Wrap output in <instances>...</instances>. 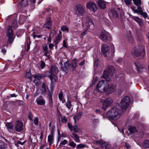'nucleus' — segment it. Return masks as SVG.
I'll list each match as a JSON object with an SVG mask.
<instances>
[{
  "label": "nucleus",
  "mask_w": 149,
  "mask_h": 149,
  "mask_svg": "<svg viewBox=\"0 0 149 149\" xmlns=\"http://www.w3.org/2000/svg\"><path fill=\"white\" fill-rule=\"evenodd\" d=\"M122 114V111L117 107L111 108L107 113V116L110 118L117 120L120 118Z\"/></svg>",
  "instance_id": "1"
},
{
  "label": "nucleus",
  "mask_w": 149,
  "mask_h": 149,
  "mask_svg": "<svg viewBox=\"0 0 149 149\" xmlns=\"http://www.w3.org/2000/svg\"><path fill=\"white\" fill-rule=\"evenodd\" d=\"M134 54L140 59L143 58L144 56L145 52L143 48L141 46H136L134 48Z\"/></svg>",
  "instance_id": "2"
},
{
  "label": "nucleus",
  "mask_w": 149,
  "mask_h": 149,
  "mask_svg": "<svg viewBox=\"0 0 149 149\" xmlns=\"http://www.w3.org/2000/svg\"><path fill=\"white\" fill-rule=\"evenodd\" d=\"M108 82L104 80H102L99 82L96 86V89L98 92L102 93L104 91L106 87L108 86Z\"/></svg>",
  "instance_id": "3"
},
{
  "label": "nucleus",
  "mask_w": 149,
  "mask_h": 149,
  "mask_svg": "<svg viewBox=\"0 0 149 149\" xmlns=\"http://www.w3.org/2000/svg\"><path fill=\"white\" fill-rule=\"evenodd\" d=\"M130 101V97L128 96H125L122 99L119 106L122 109L126 110L129 105Z\"/></svg>",
  "instance_id": "4"
},
{
  "label": "nucleus",
  "mask_w": 149,
  "mask_h": 149,
  "mask_svg": "<svg viewBox=\"0 0 149 149\" xmlns=\"http://www.w3.org/2000/svg\"><path fill=\"white\" fill-rule=\"evenodd\" d=\"M79 60L76 59L73 61L71 64L69 62H66L64 63L65 67L70 70L73 71L75 70L77 67V62Z\"/></svg>",
  "instance_id": "5"
},
{
  "label": "nucleus",
  "mask_w": 149,
  "mask_h": 149,
  "mask_svg": "<svg viewBox=\"0 0 149 149\" xmlns=\"http://www.w3.org/2000/svg\"><path fill=\"white\" fill-rule=\"evenodd\" d=\"M82 25L83 26H84L86 27L87 30H92L94 27V25L92 19L88 17H87L86 18L85 24L84 25L82 23Z\"/></svg>",
  "instance_id": "6"
},
{
  "label": "nucleus",
  "mask_w": 149,
  "mask_h": 149,
  "mask_svg": "<svg viewBox=\"0 0 149 149\" xmlns=\"http://www.w3.org/2000/svg\"><path fill=\"white\" fill-rule=\"evenodd\" d=\"M77 9L75 10L76 14L78 16H83L85 13V9L82 5L79 4L76 6Z\"/></svg>",
  "instance_id": "7"
},
{
  "label": "nucleus",
  "mask_w": 149,
  "mask_h": 149,
  "mask_svg": "<svg viewBox=\"0 0 149 149\" xmlns=\"http://www.w3.org/2000/svg\"><path fill=\"white\" fill-rule=\"evenodd\" d=\"M100 102L103 103L102 108L104 109H106L113 102V100L110 98L109 97L104 100L102 99L100 100Z\"/></svg>",
  "instance_id": "8"
},
{
  "label": "nucleus",
  "mask_w": 149,
  "mask_h": 149,
  "mask_svg": "<svg viewBox=\"0 0 149 149\" xmlns=\"http://www.w3.org/2000/svg\"><path fill=\"white\" fill-rule=\"evenodd\" d=\"M100 36L101 39L105 42L110 41L111 39V37L110 34L105 31H103L101 33Z\"/></svg>",
  "instance_id": "9"
},
{
  "label": "nucleus",
  "mask_w": 149,
  "mask_h": 149,
  "mask_svg": "<svg viewBox=\"0 0 149 149\" xmlns=\"http://www.w3.org/2000/svg\"><path fill=\"white\" fill-rule=\"evenodd\" d=\"M116 86L113 84H109L108 83V86H107L104 92L109 94L113 93L116 89Z\"/></svg>",
  "instance_id": "10"
},
{
  "label": "nucleus",
  "mask_w": 149,
  "mask_h": 149,
  "mask_svg": "<svg viewBox=\"0 0 149 149\" xmlns=\"http://www.w3.org/2000/svg\"><path fill=\"white\" fill-rule=\"evenodd\" d=\"M14 128L16 131L21 132L23 129V123L21 121L17 120L15 123Z\"/></svg>",
  "instance_id": "11"
},
{
  "label": "nucleus",
  "mask_w": 149,
  "mask_h": 149,
  "mask_svg": "<svg viewBox=\"0 0 149 149\" xmlns=\"http://www.w3.org/2000/svg\"><path fill=\"white\" fill-rule=\"evenodd\" d=\"M86 7L87 8L89 9L94 12H95L97 9L96 4L91 1L87 3Z\"/></svg>",
  "instance_id": "12"
},
{
  "label": "nucleus",
  "mask_w": 149,
  "mask_h": 149,
  "mask_svg": "<svg viewBox=\"0 0 149 149\" xmlns=\"http://www.w3.org/2000/svg\"><path fill=\"white\" fill-rule=\"evenodd\" d=\"M134 64L136 67L137 71L139 73L146 70L145 66L141 65L139 63L136 62L134 63Z\"/></svg>",
  "instance_id": "13"
},
{
  "label": "nucleus",
  "mask_w": 149,
  "mask_h": 149,
  "mask_svg": "<svg viewBox=\"0 0 149 149\" xmlns=\"http://www.w3.org/2000/svg\"><path fill=\"white\" fill-rule=\"evenodd\" d=\"M129 15L130 17L132 18L133 20L137 22L140 26L141 27L143 26V23L142 19L139 18L138 17L134 16L131 14H129Z\"/></svg>",
  "instance_id": "14"
},
{
  "label": "nucleus",
  "mask_w": 149,
  "mask_h": 149,
  "mask_svg": "<svg viewBox=\"0 0 149 149\" xmlns=\"http://www.w3.org/2000/svg\"><path fill=\"white\" fill-rule=\"evenodd\" d=\"M111 75L108 71L104 70L102 76V78L105 79L107 81L109 82L111 80Z\"/></svg>",
  "instance_id": "15"
},
{
  "label": "nucleus",
  "mask_w": 149,
  "mask_h": 149,
  "mask_svg": "<svg viewBox=\"0 0 149 149\" xmlns=\"http://www.w3.org/2000/svg\"><path fill=\"white\" fill-rule=\"evenodd\" d=\"M42 52L44 54V55L46 56L47 58H49L50 55L48 50V47L47 44H45L42 46Z\"/></svg>",
  "instance_id": "16"
},
{
  "label": "nucleus",
  "mask_w": 149,
  "mask_h": 149,
  "mask_svg": "<svg viewBox=\"0 0 149 149\" xmlns=\"http://www.w3.org/2000/svg\"><path fill=\"white\" fill-rule=\"evenodd\" d=\"M102 51L103 54L104 56L106 57L107 53L109 50V48L108 46L105 44L102 45L101 49Z\"/></svg>",
  "instance_id": "17"
},
{
  "label": "nucleus",
  "mask_w": 149,
  "mask_h": 149,
  "mask_svg": "<svg viewBox=\"0 0 149 149\" xmlns=\"http://www.w3.org/2000/svg\"><path fill=\"white\" fill-rule=\"evenodd\" d=\"M111 51L110 52L108 51L107 53V55L106 57H108L109 58H112L113 56L115 53V50L114 46L112 45L111 46Z\"/></svg>",
  "instance_id": "18"
},
{
  "label": "nucleus",
  "mask_w": 149,
  "mask_h": 149,
  "mask_svg": "<svg viewBox=\"0 0 149 149\" xmlns=\"http://www.w3.org/2000/svg\"><path fill=\"white\" fill-rule=\"evenodd\" d=\"M37 102L38 104L42 105L45 104V100L42 96H40L37 100Z\"/></svg>",
  "instance_id": "19"
},
{
  "label": "nucleus",
  "mask_w": 149,
  "mask_h": 149,
  "mask_svg": "<svg viewBox=\"0 0 149 149\" xmlns=\"http://www.w3.org/2000/svg\"><path fill=\"white\" fill-rule=\"evenodd\" d=\"M58 69L57 68L52 66L49 71V74H53L54 75L55 74H56L58 72Z\"/></svg>",
  "instance_id": "20"
},
{
  "label": "nucleus",
  "mask_w": 149,
  "mask_h": 149,
  "mask_svg": "<svg viewBox=\"0 0 149 149\" xmlns=\"http://www.w3.org/2000/svg\"><path fill=\"white\" fill-rule=\"evenodd\" d=\"M29 3V0H21L19 3V5L20 6L24 8L27 6L28 5Z\"/></svg>",
  "instance_id": "21"
},
{
  "label": "nucleus",
  "mask_w": 149,
  "mask_h": 149,
  "mask_svg": "<svg viewBox=\"0 0 149 149\" xmlns=\"http://www.w3.org/2000/svg\"><path fill=\"white\" fill-rule=\"evenodd\" d=\"M83 114L82 112H80L76 114L74 116V119L75 123H76V121L79 120L81 118Z\"/></svg>",
  "instance_id": "22"
},
{
  "label": "nucleus",
  "mask_w": 149,
  "mask_h": 149,
  "mask_svg": "<svg viewBox=\"0 0 149 149\" xmlns=\"http://www.w3.org/2000/svg\"><path fill=\"white\" fill-rule=\"evenodd\" d=\"M110 14L113 18H118V14L116 11L114 9H112L111 10L110 12Z\"/></svg>",
  "instance_id": "23"
},
{
  "label": "nucleus",
  "mask_w": 149,
  "mask_h": 149,
  "mask_svg": "<svg viewBox=\"0 0 149 149\" xmlns=\"http://www.w3.org/2000/svg\"><path fill=\"white\" fill-rule=\"evenodd\" d=\"M128 130H129L130 133L132 134H133L137 132V130L136 127L134 126H129L128 128Z\"/></svg>",
  "instance_id": "24"
},
{
  "label": "nucleus",
  "mask_w": 149,
  "mask_h": 149,
  "mask_svg": "<svg viewBox=\"0 0 149 149\" xmlns=\"http://www.w3.org/2000/svg\"><path fill=\"white\" fill-rule=\"evenodd\" d=\"M53 141V134L52 133L48 136V142H49V146H50L52 144Z\"/></svg>",
  "instance_id": "25"
},
{
  "label": "nucleus",
  "mask_w": 149,
  "mask_h": 149,
  "mask_svg": "<svg viewBox=\"0 0 149 149\" xmlns=\"http://www.w3.org/2000/svg\"><path fill=\"white\" fill-rule=\"evenodd\" d=\"M98 3L100 8L102 9H104L106 8V4L104 1L102 0H99L98 1Z\"/></svg>",
  "instance_id": "26"
},
{
  "label": "nucleus",
  "mask_w": 149,
  "mask_h": 149,
  "mask_svg": "<svg viewBox=\"0 0 149 149\" xmlns=\"http://www.w3.org/2000/svg\"><path fill=\"white\" fill-rule=\"evenodd\" d=\"M108 72H109L111 74H113L115 72V70L114 68L111 65L108 66Z\"/></svg>",
  "instance_id": "27"
},
{
  "label": "nucleus",
  "mask_w": 149,
  "mask_h": 149,
  "mask_svg": "<svg viewBox=\"0 0 149 149\" xmlns=\"http://www.w3.org/2000/svg\"><path fill=\"white\" fill-rule=\"evenodd\" d=\"M41 93L42 95L46 93V88L45 84L43 83L42 85V88L40 89Z\"/></svg>",
  "instance_id": "28"
},
{
  "label": "nucleus",
  "mask_w": 149,
  "mask_h": 149,
  "mask_svg": "<svg viewBox=\"0 0 149 149\" xmlns=\"http://www.w3.org/2000/svg\"><path fill=\"white\" fill-rule=\"evenodd\" d=\"M52 23L51 20L47 21L44 25V27L47 29H50L51 28Z\"/></svg>",
  "instance_id": "29"
},
{
  "label": "nucleus",
  "mask_w": 149,
  "mask_h": 149,
  "mask_svg": "<svg viewBox=\"0 0 149 149\" xmlns=\"http://www.w3.org/2000/svg\"><path fill=\"white\" fill-rule=\"evenodd\" d=\"M12 27L11 26H9L7 28V32L8 35H13V32Z\"/></svg>",
  "instance_id": "30"
},
{
  "label": "nucleus",
  "mask_w": 149,
  "mask_h": 149,
  "mask_svg": "<svg viewBox=\"0 0 149 149\" xmlns=\"http://www.w3.org/2000/svg\"><path fill=\"white\" fill-rule=\"evenodd\" d=\"M109 144L104 141V142L102 143L100 147L102 149H106L109 147Z\"/></svg>",
  "instance_id": "31"
},
{
  "label": "nucleus",
  "mask_w": 149,
  "mask_h": 149,
  "mask_svg": "<svg viewBox=\"0 0 149 149\" xmlns=\"http://www.w3.org/2000/svg\"><path fill=\"white\" fill-rule=\"evenodd\" d=\"M143 147L145 148H149V140H146L142 143Z\"/></svg>",
  "instance_id": "32"
},
{
  "label": "nucleus",
  "mask_w": 149,
  "mask_h": 149,
  "mask_svg": "<svg viewBox=\"0 0 149 149\" xmlns=\"http://www.w3.org/2000/svg\"><path fill=\"white\" fill-rule=\"evenodd\" d=\"M54 76V75L53 74H49V77L51 80L52 84H54L56 81L55 79L53 77Z\"/></svg>",
  "instance_id": "33"
},
{
  "label": "nucleus",
  "mask_w": 149,
  "mask_h": 149,
  "mask_svg": "<svg viewBox=\"0 0 149 149\" xmlns=\"http://www.w3.org/2000/svg\"><path fill=\"white\" fill-rule=\"evenodd\" d=\"M136 6H141L142 4L141 1V0H132Z\"/></svg>",
  "instance_id": "34"
},
{
  "label": "nucleus",
  "mask_w": 149,
  "mask_h": 149,
  "mask_svg": "<svg viewBox=\"0 0 149 149\" xmlns=\"http://www.w3.org/2000/svg\"><path fill=\"white\" fill-rule=\"evenodd\" d=\"M61 38V36L59 34H58L55 40L54 41V43H59L60 42Z\"/></svg>",
  "instance_id": "35"
},
{
  "label": "nucleus",
  "mask_w": 149,
  "mask_h": 149,
  "mask_svg": "<svg viewBox=\"0 0 149 149\" xmlns=\"http://www.w3.org/2000/svg\"><path fill=\"white\" fill-rule=\"evenodd\" d=\"M0 148L1 149L6 148L7 147V145L3 141L0 140Z\"/></svg>",
  "instance_id": "36"
},
{
  "label": "nucleus",
  "mask_w": 149,
  "mask_h": 149,
  "mask_svg": "<svg viewBox=\"0 0 149 149\" xmlns=\"http://www.w3.org/2000/svg\"><path fill=\"white\" fill-rule=\"evenodd\" d=\"M65 106L68 109H70L72 107V105L70 101L68 100L65 103Z\"/></svg>",
  "instance_id": "37"
},
{
  "label": "nucleus",
  "mask_w": 149,
  "mask_h": 149,
  "mask_svg": "<svg viewBox=\"0 0 149 149\" xmlns=\"http://www.w3.org/2000/svg\"><path fill=\"white\" fill-rule=\"evenodd\" d=\"M8 42L10 43H12L13 42L14 38L13 37V35H8Z\"/></svg>",
  "instance_id": "38"
},
{
  "label": "nucleus",
  "mask_w": 149,
  "mask_h": 149,
  "mask_svg": "<svg viewBox=\"0 0 149 149\" xmlns=\"http://www.w3.org/2000/svg\"><path fill=\"white\" fill-rule=\"evenodd\" d=\"M26 141H25L23 142H22L20 141H17L15 145L17 146H19V145H23L25 143Z\"/></svg>",
  "instance_id": "39"
},
{
  "label": "nucleus",
  "mask_w": 149,
  "mask_h": 149,
  "mask_svg": "<svg viewBox=\"0 0 149 149\" xmlns=\"http://www.w3.org/2000/svg\"><path fill=\"white\" fill-rule=\"evenodd\" d=\"M122 1L124 2L127 5H130L132 3V0H121Z\"/></svg>",
  "instance_id": "40"
},
{
  "label": "nucleus",
  "mask_w": 149,
  "mask_h": 149,
  "mask_svg": "<svg viewBox=\"0 0 149 149\" xmlns=\"http://www.w3.org/2000/svg\"><path fill=\"white\" fill-rule=\"evenodd\" d=\"M33 77L39 80V81L43 77V76L42 75L38 74L33 75Z\"/></svg>",
  "instance_id": "41"
},
{
  "label": "nucleus",
  "mask_w": 149,
  "mask_h": 149,
  "mask_svg": "<svg viewBox=\"0 0 149 149\" xmlns=\"http://www.w3.org/2000/svg\"><path fill=\"white\" fill-rule=\"evenodd\" d=\"M103 142H104V141L101 140H96L94 141V143L95 144L97 145L100 144V146Z\"/></svg>",
  "instance_id": "42"
},
{
  "label": "nucleus",
  "mask_w": 149,
  "mask_h": 149,
  "mask_svg": "<svg viewBox=\"0 0 149 149\" xmlns=\"http://www.w3.org/2000/svg\"><path fill=\"white\" fill-rule=\"evenodd\" d=\"M49 107L52 108L53 106V102L52 97H49Z\"/></svg>",
  "instance_id": "43"
},
{
  "label": "nucleus",
  "mask_w": 149,
  "mask_h": 149,
  "mask_svg": "<svg viewBox=\"0 0 149 149\" xmlns=\"http://www.w3.org/2000/svg\"><path fill=\"white\" fill-rule=\"evenodd\" d=\"M26 17L23 15H20L19 16V21H23L26 19Z\"/></svg>",
  "instance_id": "44"
},
{
  "label": "nucleus",
  "mask_w": 149,
  "mask_h": 149,
  "mask_svg": "<svg viewBox=\"0 0 149 149\" xmlns=\"http://www.w3.org/2000/svg\"><path fill=\"white\" fill-rule=\"evenodd\" d=\"M68 120L67 118L65 116H63L61 118V121L63 123H66Z\"/></svg>",
  "instance_id": "45"
},
{
  "label": "nucleus",
  "mask_w": 149,
  "mask_h": 149,
  "mask_svg": "<svg viewBox=\"0 0 149 149\" xmlns=\"http://www.w3.org/2000/svg\"><path fill=\"white\" fill-rule=\"evenodd\" d=\"M61 30L62 31H68V27L66 26H63L61 27Z\"/></svg>",
  "instance_id": "46"
},
{
  "label": "nucleus",
  "mask_w": 149,
  "mask_h": 149,
  "mask_svg": "<svg viewBox=\"0 0 149 149\" xmlns=\"http://www.w3.org/2000/svg\"><path fill=\"white\" fill-rule=\"evenodd\" d=\"M17 23L16 20H15L13 21L12 24L11 26L17 27Z\"/></svg>",
  "instance_id": "47"
},
{
  "label": "nucleus",
  "mask_w": 149,
  "mask_h": 149,
  "mask_svg": "<svg viewBox=\"0 0 149 149\" xmlns=\"http://www.w3.org/2000/svg\"><path fill=\"white\" fill-rule=\"evenodd\" d=\"M140 14L142 15V16L145 18H146L148 17L147 14L145 12H143V11Z\"/></svg>",
  "instance_id": "48"
},
{
  "label": "nucleus",
  "mask_w": 149,
  "mask_h": 149,
  "mask_svg": "<svg viewBox=\"0 0 149 149\" xmlns=\"http://www.w3.org/2000/svg\"><path fill=\"white\" fill-rule=\"evenodd\" d=\"M33 82L36 84V85L37 86H38L39 85V83H40V81L39 80H38L37 79L35 78L33 80Z\"/></svg>",
  "instance_id": "49"
},
{
  "label": "nucleus",
  "mask_w": 149,
  "mask_h": 149,
  "mask_svg": "<svg viewBox=\"0 0 149 149\" xmlns=\"http://www.w3.org/2000/svg\"><path fill=\"white\" fill-rule=\"evenodd\" d=\"M73 131L77 133L78 132V126L77 125L73 126Z\"/></svg>",
  "instance_id": "50"
},
{
  "label": "nucleus",
  "mask_w": 149,
  "mask_h": 149,
  "mask_svg": "<svg viewBox=\"0 0 149 149\" xmlns=\"http://www.w3.org/2000/svg\"><path fill=\"white\" fill-rule=\"evenodd\" d=\"M137 9L139 12V13L140 14L143 11L142 10V8L141 6H138Z\"/></svg>",
  "instance_id": "51"
},
{
  "label": "nucleus",
  "mask_w": 149,
  "mask_h": 149,
  "mask_svg": "<svg viewBox=\"0 0 149 149\" xmlns=\"http://www.w3.org/2000/svg\"><path fill=\"white\" fill-rule=\"evenodd\" d=\"M69 145L73 147H75L76 146V144L73 141L70 142Z\"/></svg>",
  "instance_id": "52"
},
{
  "label": "nucleus",
  "mask_w": 149,
  "mask_h": 149,
  "mask_svg": "<svg viewBox=\"0 0 149 149\" xmlns=\"http://www.w3.org/2000/svg\"><path fill=\"white\" fill-rule=\"evenodd\" d=\"M26 77L28 79H30L31 78V73L30 72H27L26 73Z\"/></svg>",
  "instance_id": "53"
},
{
  "label": "nucleus",
  "mask_w": 149,
  "mask_h": 149,
  "mask_svg": "<svg viewBox=\"0 0 149 149\" xmlns=\"http://www.w3.org/2000/svg\"><path fill=\"white\" fill-rule=\"evenodd\" d=\"M85 146V145H84L83 144H80L78 145L76 148L77 149L81 148H84Z\"/></svg>",
  "instance_id": "54"
},
{
  "label": "nucleus",
  "mask_w": 149,
  "mask_h": 149,
  "mask_svg": "<svg viewBox=\"0 0 149 149\" xmlns=\"http://www.w3.org/2000/svg\"><path fill=\"white\" fill-rule=\"evenodd\" d=\"M68 141L67 140L65 139L63 141H61L60 143V145H65L67 144Z\"/></svg>",
  "instance_id": "55"
},
{
  "label": "nucleus",
  "mask_w": 149,
  "mask_h": 149,
  "mask_svg": "<svg viewBox=\"0 0 149 149\" xmlns=\"http://www.w3.org/2000/svg\"><path fill=\"white\" fill-rule=\"evenodd\" d=\"M38 119L37 117L35 118L34 120V123L36 125L38 124Z\"/></svg>",
  "instance_id": "56"
},
{
  "label": "nucleus",
  "mask_w": 149,
  "mask_h": 149,
  "mask_svg": "<svg viewBox=\"0 0 149 149\" xmlns=\"http://www.w3.org/2000/svg\"><path fill=\"white\" fill-rule=\"evenodd\" d=\"M89 30H87L86 29L83 32H82L81 34V37L83 38L84 36L86 35L87 33V31H88Z\"/></svg>",
  "instance_id": "57"
},
{
  "label": "nucleus",
  "mask_w": 149,
  "mask_h": 149,
  "mask_svg": "<svg viewBox=\"0 0 149 149\" xmlns=\"http://www.w3.org/2000/svg\"><path fill=\"white\" fill-rule=\"evenodd\" d=\"M45 64L43 61H42L40 64V67L42 69L45 66Z\"/></svg>",
  "instance_id": "58"
},
{
  "label": "nucleus",
  "mask_w": 149,
  "mask_h": 149,
  "mask_svg": "<svg viewBox=\"0 0 149 149\" xmlns=\"http://www.w3.org/2000/svg\"><path fill=\"white\" fill-rule=\"evenodd\" d=\"M68 128L71 131H72L73 130V127L72 126L70 123H68Z\"/></svg>",
  "instance_id": "59"
},
{
  "label": "nucleus",
  "mask_w": 149,
  "mask_h": 149,
  "mask_svg": "<svg viewBox=\"0 0 149 149\" xmlns=\"http://www.w3.org/2000/svg\"><path fill=\"white\" fill-rule=\"evenodd\" d=\"M68 44L65 40H63V47L67 48L68 47Z\"/></svg>",
  "instance_id": "60"
},
{
  "label": "nucleus",
  "mask_w": 149,
  "mask_h": 149,
  "mask_svg": "<svg viewBox=\"0 0 149 149\" xmlns=\"http://www.w3.org/2000/svg\"><path fill=\"white\" fill-rule=\"evenodd\" d=\"M43 133L42 132L40 134H39V135H40V141L41 142H42L43 138Z\"/></svg>",
  "instance_id": "61"
},
{
  "label": "nucleus",
  "mask_w": 149,
  "mask_h": 149,
  "mask_svg": "<svg viewBox=\"0 0 149 149\" xmlns=\"http://www.w3.org/2000/svg\"><path fill=\"white\" fill-rule=\"evenodd\" d=\"M63 96V94L62 92H60L58 94V97L59 99L61 100Z\"/></svg>",
  "instance_id": "62"
},
{
  "label": "nucleus",
  "mask_w": 149,
  "mask_h": 149,
  "mask_svg": "<svg viewBox=\"0 0 149 149\" xmlns=\"http://www.w3.org/2000/svg\"><path fill=\"white\" fill-rule=\"evenodd\" d=\"M7 127L8 129H13V126L12 125L10 124H8L7 125Z\"/></svg>",
  "instance_id": "63"
},
{
  "label": "nucleus",
  "mask_w": 149,
  "mask_h": 149,
  "mask_svg": "<svg viewBox=\"0 0 149 149\" xmlns=\"http://www.w3.org/2000/svg\"><path fill=\"white\" fill-rule=\"evenodd\" d=\"M128 40L129 42L132 43L133 42V38L132 37L130 36L128 38Z\"/></svg>",
  "instance_id": "64"
}]
</instances>
